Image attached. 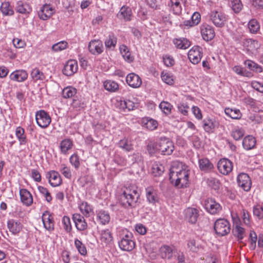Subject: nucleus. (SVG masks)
<instances>
[{
  "instance_id": "46",
  "label": "nucleus",
  "mask_w": 263,
  "mask_h": 263,
  "mask_svg": "<svg viewBox=\"0 0 263 263\" xmlns=\"http://www.w3.org/2000/svg\"><path fill=\"white\" fill-rule=\"evenodd\" d=\"M0 9L4 15H12L14 14V11L10 8V4L8 2L3 3Z\"/></svg>"
},
{
  "instance_id": "52",
  "label": "nucleus",
  "mask_w": 263,
  "mask_h": 263,
  "mask_svg": "<svg viewBox=\"0 0 263 263\" xmlns=\"http://www.w3.org/2000/svg\"><path fill=\"white\" fill-rule=\"evenodd\" d=\"M245 134V130L242 128L236 127L231 133L232 137L235 140H240Z\"/></svg>"
},
{
  "instance_id": "45",
  "label": "nucleus",
  "mask_w": 263,
  "mask_h": 263,
  "mask_svg": "<svg viewBox=\"0 0 263 263\" xmlns=\"http://www.w3.org/2000/svg\"><path fill=\"white\" fill-rule=\"evenodd\" d=\"M232 10L235 13H239L243 8L241 0H232L230 4Z\"/></svg>"
},
{
  "instance_id": "19",
  "label": "nucleus",
  "mask_w": 263,
  "mask_h": 263,
  "mask_svg": "<svg viewBox=\"0 0 263 263\" xmlns=\"http://www.w3.org/2000/svg\"><path fill=\"white\" fill-rule=\"evenodd\" d=\"M126 81L129 86L135 88L139 87L142 84V80L140 77L134 73L127 74Z\"/></svg>"
},
{
  "instance_id": "37",
  "label": "nucleus",
  "mask_w": 263,
  "mask_h": 263,
  "mask_svg": "<svg viewBox=\"0 0 263 263\" xmlns=\"http://www.w3.org/2000/svg\"><path fill=\"white\" fill-rule=\"evenodd\" d=\"M201 16L199 13L194 12L191 17V20L185 21L183 23L185 26L192 27L199 24L200 21Z\"/></svg>"
},
{
  "instance_id": "7",
  "label": "nucleus",
  "mask_w": 263,
  "mask_h": 263,
  "mask_svg": "<svg viewBox=\"0 0 263 263\" xmlns=\"http://www.w3.org/2000/svg\"><path fill=\"white\" fill-rule=\"evenodd\" d=\"M131 233L125 235L119 242L120 248L125 251H130L134 249L135 246V242L132 239Z\"/></svg>"
},
{
  "instance_id": "42",
  "label": "nucleus",
  "mask_w": 263,
  "mask_h": 263,
  "mask_svg": "<svg viewBox=\"0 0 263 263\" xmlns=\"http://www.w3.org/2000/svg\"><path fill=\"white\" fill-rule=\"evenodd\" d=\"M15 135L20 141V144H24L27 142V139L23 128L21 126L17 127L15 130Z\"/></svg>"
},
{
  "instance_id": "3",
  "label": "nucleus",
  "mask_w": 263,
  "mask_h": 263,
  "mask_svg": "<svg viewBox=\"0 0 263 263\" xmlns=\"http://www.w3.org/2000/svg\"><path fill=\"white\" fill-rule=\"evenodd\" d=\"M158 146L159 147V152L164 155L172 154L174 149L173 142L166 137H161L158 140Z\"/></svg>"
},
{
  "instance_id": "11",
  "label": "nucleus",
  "mask_w": 263,
  "mask_h": 263,
  "mask_svg": "<svg viewBox=\"0 0 263 263\" xmlns=\"http://www.w3.org/2000/svg\"><path fill=\"white\" fill-rule=\"evenodd\" d=\"M54 9L49 4L43 5L38 11V16L42 20H47L54 13Z\"/></svg>"
},
{
  "instance_id": "10",
  "label": "nucleus",
  "mask_w": 263,
  "mask_h": 263,
  "mask_svg": "<svg viewBox=\"0 0 263 263\" xmlns=\"http://www.w3.org/2000/svg\"><path fill=\"white\" fill-rule=\"evenodd\" d=\"M202 57V48L198 46H194L188 52V57L190 61L194 64H198Z\"/></svg>"
},
{
  "instance_id": "9",
  "label": "nucleus",
  "mask_w": 263,
  "mask_h": 263,
  "mask_svg": "<svg viewBox=\"0 0 263 263\" xmlns=\"http://www.w3.org/2000/svg\"><path fill=\"white\" fill-rule=\"evenodd\" d=\"M238 184L245 191H249L251 187V180L249 175L246 173L239 174L237 178Z\"/></svg>"
},
{
  "instance_id": "31",
  "label": "nucleus",
  "mask_w": 263,
  "mask_h": 263,
  "mask_svg": "<svg viewBox=\"0 0 263 263\" xmlns=\"http://www.w3.org/2000/svg\"><path fill=\"white\" fill-rule=\"evenodd\" d=\"M118 16L120 18H123L126 21H129L131 20L132 10L128 7L123 6L121 7Z\"/></svg>"
},
{
  "instance_id": "4",
  "label": "nucleus",
  "mask_w": 263,
  "mask_h": 263,
  "mask_svg": "<svg viewBox=\"0 0 263 263\" xmlns=\"http://www.w3.org/2000/svg\"><path fill=\"white\" fill-rule=\"evenodd\" d=\"M214 230L220 236L227 235L231 230L230 222L225 219H218L215 222Z\"/></svg>"
},
{
  "instance_id": "39",
  "label": "nucleus",
  "mask_w": 263,
  "mask_h": 263,
  "mask_svg": "<svg viewBox=\"0 0 263 263\" xmlns=\"http://www.w3.org/2000/svg\"><path fill=\"white\" fill-rule=\"evenodd\" d=\"M104 88L110 92H116L119 89V84L112 80H106L103 84Z\"/></svg>"
},
{
  "instance_id": "49",
  "label": "nucleus",
  "mask_w": 263,
  "mask_h": 263,
  "mask_svg": "<svg viewBox=\"0 0 263 263\" xmlns=\"http://www.w3.org/2000/svg\"><path fill=\"white\" fill-rule=\"evenodd\" d=\"M31 76L33 80L34 81H37V80H43L45 79L44 73L37 68L32 69L31 73Z\"/></svg>"
},
{
  "instance_id": "29",
  "label": "nucleus",
  "mask_w": 263,
  "mask_h": 263,
  "mask_svg": "<svg viewBox=\"0 0 263 263\" xmlns=\"http://www.w3.org/2000/svg\"><path fill=\"white\" fill-rule=\"evenodd\" d=\"M174 250L175 247L173 246L163 245L160 249L161 256L163 258L170 259Z\"/></svg>"
},
{
  "instance_id": "61",
  "label": "nucleus",
  "mask_w": 263,
  "mask_h": 263,
  "mask_svg": "<svg viewBox=\"0 0 263 263\" xmlns=\"http://www.w3.org/2000/svg\"><path fill=\"white\" fill-rule=\"evenodd\" d=\"M67 45L68 43L66 41H61L54 44L52 46V48L55 51H59L66 49Z\"/></svg>"
},
{
  "instance_id": "44",
  "label": "nucleus",
  "mask_w": 263,
  "mask_h": 263,
  "mask_svg": "<svg viewBox=\"0 0 263 263\" xmlns=\"http://www.w3.org/2000/svg\"><path fill=\"white\" fill-rule=\"evenodd\" d=\"M226 115L233 119H239L241 117V114L238 109H233L230 108H227L224 110Z\"/></svg>"
},
{
  "instance_id": "23",
  "label": "nucleus",
  "mask_w": 263,
  "mask_h": 263,
  "mask_svg": "<svg viewBox=\"0 0 263 263\" xmlns=\"http://www.w3.org/2000/svg\"><path fill=\"white\" fill-rule=\"evenodd\" d=\"M146 197L149 203L153 204H155L159 201V197L156 190L151 186L146 189Z\"/></svg>"
},
{
  "instance_id": "58",
  "label": "nucleus",
  "mask_w": 263,
  "mask_h": 263,
  "mask_svg": "<svg viewBox=\"0 0 263 263\" xmlns=\"http://www.w3.org/2000/svg\"><path fill=\"white\" fill-rule=\"evenodd\" d=\"M159 107L165 115H168L171 112L172 105L167 102L163 101L159 104Z\"/></svg>"
},
{
  "instance_id": "50",
  "label": "nucleus",
  "mask_w": 263,
  "mask_h": 263,
  "mask_svg": "<svg viewBox=\"0 0 263 263\" xmlns=\"http://www.w3.org/2000/svg\"><path fill=\"white\" fill-rule=\"evenodd\" d=\"M80 209L83 215L86 217H89L92 212V209L87 202H83L80 206Z\"/></svg>"
},
{
  "instance_id": "57",
  "label": "nucleus",
  "mask_w": 263,
  "mask_h": 263,
  "mask_svg": "<svg viewBox=\"0 0 263 263\" xmlns=\"http://www.w3.org/2000/svg\"><path fill=\"white\" fill-rule=\"evenodd\" d=\"M62 222L65 231L67 233L70 232L72 229V226L70 218L68 216H64L62 218Z\"/></svg>"
},
{
  "instance_id": "43",
  "label": "nucleus",
  "mask_w": 263,
  "mask_h": 263,
  "mask_svg": "<svg viewBox=\"0 0 263 263\" xmlns=\"http://www.w3.org/2000/svg\"><path fill=\"white\" fill-rule=\"evenodd\" d=\"M234 224H235V227L233 229V235L236 237L238 240L242 239L245 233L244 228L241 227L238 223L236 222V221H235Z\"/></svg>"
},
{
  "instance_id": "56",
  "label": "nucleus",
  "mask_w": 263,
  "mask_h": 263,
  "mask_svg": "<svg viewBox=\"0 0 263 263\" xmlns=\"http://www.w3.org/2000/svg\"><path fill=\"white\" fill-rule=\"evenodd\" d=\"M206 182L209 186L215 190H218L220 187L219 181L213 177L209 178L207 179Z\"/></svg>"
},
{
  "instance_id": "12",
  "label": "nucleus",
  "mask_w": 263,
  "mask_h": 263,
  "mask_svg": "<svg viewBox=\"0 0 263 263\" xmlns=\"http://www.w3.org/2000/svg\"><path fill=\"white\" fill-rule=\"evenodd\" d=\"M217 167L220 173L227 175L232 171V162L228 159H220L217 163Z\"/></svg>"
},
{
  "instance_id": "27",
  "label": "nucleus",
  "mask_w": 263,
  "mask_h": 263,
  "mask_svg": "<svg viewBox=\"0 0 263 263\" xmlns=\"http://www.w3.org/2000/svg\"><path fill=\"white\" fill-rule=\"evenodd\" d=\"M7 227L9 231L13 234L18 233L22 229V224L21 222L14 219H10L8 221Z\"/></svg>"
},
{
  "instance_id": "30",
  "label": "nucleus",
  "mask_w": 263,
  "mask_h": 263,
  "mask_svg": "<svg viewBox=\"0 0 263 263\" xmlns=\"http://www.w3.org/2000/svg\"><path fill=\"white\" fill-rule=\"evenodd\" d=\"M168 6L174 14L179 15L181 13L182 6L179 0H170Z\"/></svg>"
},
{
  "instance_id": "35",
  "label": "nucleus",
  "mask_w": 263,
  "mask_h": 263,
  "mask_svg": "<svg viewBox=\"0 0 263 263\" xmlns=\"http://www.w3.org/2000/svg\"><path fill=\"white\" fill-rule=\"evenodd\" d=\"M118 146L126 152H130L134 149L132 141L126 138L120 140Z\"/></svg>"
},
{
  "instance_id": "36",
  "label": "nucleus",
  "mask_w": 263,
  "mask_h": 263,
  "mask_svg": "<svg viewBox=\"0 0 263 263\" xmlns=\"http://www.w3.org/2000/svg\"><path fill=\"white\" fill-rule=\"evenodd\" d=\"M245 44L247 47V50L250 51L252 53L256 51L260 47V44L258 41L252 39L247 40Z\"/></svg>"
},
{
  "instance_id": "6",
  "label": "nucleus",
  "mask_w": 263,
  "mask_h": 263,
  "mask_svg": "<svg viewBox=\"0 0 263 263\" xmlns=\"http://www.w3.org/2000/svg\"><path fill=\"white\" fill-rule=\"evenodd\" d=\"M35 119L37 125L44 128L47 127L51 121L49 114L44 110L36 112Z\"/></svg>"
},
{
  "instance_id": "60",
  "label": "nucleus",
  "mask_w": 263,
  "mask_h": 263,
  "mask_svg": "<svg viewBox=\"0 0 263 263\" xmlns=\"http://www.w3.org/2000/svg\"><path fill=\"white\" fill-rule=\"evenodd\" d=\"M161 79L162 81L166 84L168 85H172L174 83V79L173 76L170 73H164L163 71L161 74Z\"/></svg>"
},
{
  "instance_id": "63",
  "label": "nucleus",
  "mask_w": 263,
  "mask_h": 263,
  "mask_svg": "<svg viewBox=\"0 0 263 263\" xmlns=\"http://www.w3.org/2000/svg\"><path fill=\"white\" fill-rule=\"evenodd\" d=\"M121 105L123 108H127L128 110H133L135 107V103L129 100H124L123 102L121 101Z\"/></svg>"
},
{
  "instance_id": "25",
  "label": "nucleus",
  "mask_w": 263,
  "mask_h": 263,
  "mask_svg": "<svg viewBox=\"0 0 263 263\" xmlns=\"http://www.w3.org/2000/svg\"><path fill=\"white\" fill-rule=\"evenodd\" d=\"M21 201L27 206L30 205L33 202V198L31 193L26 189L20 191Z\"/></svg>"
},
{
  "instance_id": "26",
  "label": "nucleus",
  "mask_w": 263,
  "mask_h": 263,
  "mask_svg": "<svg viewBox=\"0 0 263 263\" xmlns=\"http://www.w3.org/2000/svg\"><path fill=\"white\" fill-rule=\"evenodd\" d=\"M256 140L255 138L251 135L246 136L242 141L243 147L247 151L253 149L256 145Z\"/></svg>"
},
{
  "instance_id": "51",
  "label": "nucleus",
  "mask_w": 263,
  "mask_h": 263,
  "mask_svg": "<svg viewBox=\"0 0 263 263\" xmlns=\"http://www.w3.org/2000/svg\"><path fill=\"white\" fill-rule=\"evenodd\" d=\"M143 122L145 127L151 130H153L156 129L158 126V123L157 121L153 119H145L143 120Z\"/></svg>"
},
{
  "instance_id": "16",
  "label": "nucleus",
  "mask_w": 263,
  "mask_h": 263,
  "mask_svg": "<svg viewBox=\"0 0 263 263\" xmlns=\"http://www.w3.org/2000/svg\"><path fill=\"white\" fill-rule=\"evenodd\" d=\"M200 31L203 40L206 41L212 40L215 35L213 28L206 24L201 26Z\"/></svg>"
},
{
  "instance_id": "59",
  "label": "nucleus",
  "mask_w": 263,
  "mask_h": 263,
  "mask_svg": "<svg viewBox=\"0 0 263 263\" xmlns=\"http://www.w3.org/2000/svg\"><path fill=\"white\" fill-rule=\"evenodd\" d=\"M164 168L162 165L155 164L152 167V173L155 176H159L164 172Z\"/></svg>"
},
{
  "instance_id": "53",
  "label": "nucleus",
  "mask_w": 263,
  "mask_h": 263,
  "mask_svg": "<svg viewBox=\"0 0 263 263\" xmlns=\"http://www.w3.org/2000/svg\"><path fill=\"white\" fill-rule=\"evenodd\" d=\"M159 147L158 146V141L156 142H149L147 145V151L148 154L152 156L156 153L159 152Z\"/></svg>"
},
{
  "instance_id": "17",
  "label": "nucleus",
  "mask_w": 263,
  "mask_h": 263,
  "mask_svg": "<svg viewBox=\"0 0 263 263\" xmlns=\"http://www.w3.org/2000/svg\"><path fill=\"white\" fill-rule=\"evenodd\" d=\"M77 70V62L74 60H70L65 64L63 69V73L67 76H71L76 73Z\"/></svg>"
},
{
  "instance_id": "20",
  "label": "nucleus",
  "mask_w": 263,
  "mask_h": 263,
  "mask_svg": "<svg viewBox=\"0 0 263 263\" xmlns=\"http://www.w3.org/2000/svg\"><path fill=\"white\" fill-rule=\"evenodd\" d=\"M42 221L44 228L49 231L54 229V220L52 216L48 211H45L42 215Z\"/></svg>"
},
{
  "instance_id": "21",
  "label": "nucleus",
  "mask_w": 263,
  "mask_h": 263,
  "mask_svg": "<svg viewBox=\"0 0 263 263\" xmlns=\"http://www.w3.org/2000/svg\"><path fill=\"white\" fill-rule=\"evenodd\" d=\"M47 177L49 179V182L52 186H58L62 183V179L59 173L52 171L48 173Z\"/></svg>"
},
{
  "instance_id": "64",
  "label": "nucleus",
  "mask_w": 263,
  "mask_h": 263,
  "mask_svg": "<svg viewBox=\"0 0 263 263\" xmlns=\"http://www.w3.org/2000/svg\"><path fill=\"white\" fill-rule=\"evenodd\" d=\"M251 87L256 91L263 93V83L253 81L251 84Z\"/></svg>"
},
{
  "instance_id": "24",
  "label": "nucleus",
  "mask_w": 263,
  "mask_h": 263,
  "mask_svg": "<svg viewBox=\"0 0 263 263\" xmlns=\"http://www.w3.org/2000/svg\"><path fill=\"white\" fill-rule=\"evenodd\" d=\"M28 73L24 70H17L13 71L10 75V78L11 80L23 82L27 79Z\"/></svg>"
},
{
  "instance_id": "5",
  "label": "nucleus",
  "mask_w": 263,
  "mask_h": 263,
  "mask_svg": "<svg viewBox=\"0 0 263 263\" xmlns=\"http://www.w3.org/2000/svg\"><path fill=\"white\" fill-rule=\"evenodd\" d=\"M210 18L212 23L217 27H222L228 20V16L223 12L213 11L210 13Z\"/></svg>"
},
{
  "instance_id": "32",
  "label": "nucleus",
  "mask_w": 263,
  "mask_h": 263,
  "mask_svg": "<svg viewBox=\"0 0 263 263\" xmlns=\"http://www.w3.org/2000/svg\"><path fill=\"white\" fill-rule=\"evenodd\" d=\"M73 146V142L70 139H65L63 140L60 145V148L61 153L66 155L69 150L71 149Z\"/></svg>"
},
{
  "instance_id": "18",
  "label": "nucleus",
  "mask_w": 263,
  "mask_h": 263,
  "mask_svg": "<svg viewBox=\"0 0 263 263\" xmlns=\"http://www.w3.org/2000/svg\"><path fill=\"white\" fill-rule=\"evenodd\" d=\"M72 220L78 231H83L87 229V223L84 217L81 214L78 213L73 214Z\"/></svg>"
},
{
  "instance_id": "2",
  "label": "nucleus",
  "mask_w": 263,
  "mask_h": 263,
  "mask_svg": "<svg viewBox=\"0 0 263 263\" xmlns=\"http://www.w3.org/2000/svg\"><path fill=\"white\" fill-rule=\"evenodd\" d=\"M140 197L137 191V187L129 185L126 187L121 195V201L125 207L134 208L136 206L137 201Z\"/></svg>"
},
{
  "instance_id": "22",
  "label": "nucleus",
  "mask_w": 263,
  "mask_h": 263,
  "mask_svg": "<svg viewBox=\"0 0 263 263\" xmlns=\"http://www.w3.org/2000/svg\"><path fill=\"white\" fill-rule=\"evenodd\" d=\"M110 216L108 211L103 210L97 211V220L102 225H105L109 222Z\"/></svg>"
},
{
  "instance_id": "1",
  "label": "nucleus",
  "mask_w": 263,
  "mask_h": 263,
  "mask_svg": "<svg viewBox=\"0 0 263 263\" xmlns=\"http://www.w3.org/2000/svg\"><path fill=\"white\" fill-rule=\"evenodd\" d=\"M181 162L174 163L170 169V180L175 186L186 187L189 182V172L184 168Z\"/></svg>"
},
{
  "instance_id": "13",
  "label": "nucleus",
  "mask_w": 263,
  "mask_h": 263,
  "mask_svg": "<svg viewBox=\"0 0 263 263\" xmlns=\"http://www.w3.org/2000/svg\"><path fill=\"white\" fill-rule=\"evenodd\" d=\"M184 219L191 224H195L199 216L198 211L193 208H188L184 211Z\"/></svg>"
},
{
  "instance_id": "62",
  "label": "nucleus",
  "mask_w": 263,
  "mask_h": 263,
  "mask_svg": "<svg viewBox=\"0 0 263 263\" xmlns=\"http://www.w3.org/2000/svg\"><path fill=\"white\" fill-rule=\"evenodd\" d=\"M253 212L254 216L258 219L263 218V208L259 205H257L253 207Z\"/></svg>"
},
{
  "instance_id": "55",
  "label": "nucleus",
  "mask_w": 263,
  "mask_h": 263,
  "mask_svg": "<svg viewBox=\"0 0 263 263\" xmlns=\"http://www.w3.org/2000/svg\"><path fill=\"white\" fill-rule=\"evenodd\" d=\"M74 245L78 251L82 255H85L87 254L86 248L80 240L76 239Z\"/></svg>"
},
{
  "instance_id": "38",
  "label": "nucleus",
  "mask_w": 263,
  "mask_h": 263,
  "mask_svg": "<svg viewBox=\"0 0 263 263\" xmlns=\"http://www.w3.org/2000/svg\"><path fill=\"white\" fill-rule=\"evenodd\" d=\"M112 234L108 229L101 231L100 239L102 242L107 245L112 241Z\"/></svg>"
},
{
  "instance_id": "34",
  "label": "nucleus",
  "mask_w": 263,
  "mask_h": 263,
  "mask_svg": "<svg viewBox=\"0 0 263 263\" xmlns=\"http://www.w3.org/2000/svg\"><path fill=\"white\" fill-rule=\"evenodd\" d=\"M203 127L206 132H213L215 127L217 125V122L214 119H207L203 120Z\"/></svg>"
},
{
  "instance_id": "14",
  "label": "nucleus",
  "mask_w": 263,
  "mask_h": 263,
  "mask_svg": "<svg viewBox=\"0 0 263 263\" xmlns=\"http://www.w3.org/2000/svg\"><path fill=\"white\" fill-rule=\"evenodd\" d=\"M88 48L89 52L94 55L100 54L103 51L102 42L99 40L91 41L89 43Z\"/></svg>"
},
{
  "instance_id": "48",
  "label": "nucleus",
  "mask_w": 263,
  "mask_h": 263,
  "mask_svg": "<svg viewBox=\"0 0 263 263\" xmlns=\"http://www.w3.org/2000/svg\"><path fill=\"white\" fill-rule=\"evenodd\" d=\"M77 91V89L73 87H67L63 89L62 91V96L64 98H72L76 94Z\"/></svg>"
},
{
  "instance_id": "15",
  "label": "nucleus",
  "mask_w": 263,
  "mask_h": 263,
  "mask_svg": "<svg viewBox=\"0 0 263 263\" xmlns=\"http://www.w3.org/2000/svg\"><path fill=\"white\" fill-rule=\"evenodd\" d=\"M15 10L16 12L25 15L29 14L32 10L30 4L24 0L17 2Z\"/></svg>"
},
{
  "instance_id": "40",
  "label": "nucleus",
  "mask_w": 263,
  "mask_h": 263,
  "mask_svg": "<svg viewBox=\"0 0 263 263\" xmlns=\"http://www.w3.org/2000/svg\"><path fill=\"white\" fill-rule=\"evenodd\" d=\"M117 42V37L114 33H110L106 39L104 43L106 48L114 49L116 45Z\"/></svg>"
},
{
  "instance_id": "41",
  "label": "nucleus",
  "mask_w": 263,
  "mask_h": 263,
  "mask_svg": "<svg viewBox=\"0 0 263 263\" xmlns=\"http://www.w3.org/2000/svg\"><path fill=\"white\" fill-rule=\"evenodd\" d=\"M120 51L124 60L128 62H131L133 61L134 58L131 56L128 48L125 45H121L120 47Z\"/></svg>"
},
{
  "instance_id": "47",
  "label": "nucleus",
  "mask_w": 263,
  "mask_h": 263,
  "mask_svg": "<svg viewBox=\"0 0 263 263\" xmlns=\"http://www.w3.org/2000/svg\"><path fill=\"white\" fill-rule=\"evenodd\" d=\"M245 65L250 70L256 72H261L262 71V67L251 60H247L245 62Z\"/></svg>"
},
{
  "instance_id": "28",
  "label": "nucleus",
  "mask_w": 263,
  "mask_h": 263,
  "mask_svg": "<svg viewBox=\"0 0 263 263\" xmlns=\"http://www.w3.org/2000/svg\"><path fill=\"white\" fill-rule=\"evenodd\" d=\"M198 163L200 170L204 172H209L214 168L213 164L207 158L199 159Z\"/></svg>"
},
{
  "instance_id": "8",
  "label": "nucleus",
  "mask_w": 263,
  "mask_h": 263,
  "mask_svg": "<svg viewBox=\"0 0 263 263\" xmlns=\"http://www.w3.org/2000/svg\"><path fill=\"white\" fill-rule=\"evenodd\" d=\"M204 204L206 211L211 214L218 213L222 209L220 204L213 198L206 199Z\"/></svg>"
},
{
  "instance_id": "33",
  "label": "nucleus",
  "mask_w": 263,
  "mask_h": 263,
  "mask_svg": "<svg viewBox=\"0 0 263 263\" xmlns=\"http://www.w3.org/2000/svg\"><path fill=\"white\" fill-rule=\"evenodd\" d=\"M173 43L176 48L181 49H186L191 45L190 42L185 38L175 39Z\"/></svg>"
},
{
  "instance_id": "54",
  "label": "nucleus",
  "mask_w": 263,
  "mask_h": 263,
  "mask_svg": "<svg viewBox=\"0 0 263 263\" xmlns=\"http://www.w3.org/2000/svg\"><path fill=\"white\" fill-rule=\"evenodd\" d=\"M248 28L251 32L255 33L259 30L260 25L256 20L252 19L248 23Z\"/></svg>"
}]
</instances>
